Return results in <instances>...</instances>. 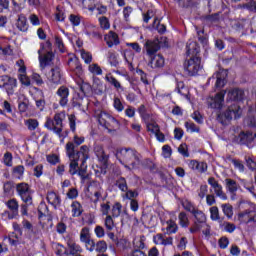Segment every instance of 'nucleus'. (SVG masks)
Returning <instances> with one entry per match:
<instances>
[{
	"mask_svg": "<svg viewBox=\"0 0 256 256\" xmlns=\"http://www.w3.org/2000/svg\"><path fill=\"white\" fill-rule=\"evenodd\" d=\"M16 27L19 31H22L23 33L29 30V24L27 23V17H25V15L20 14L18 16Z\"/></svg>",
	"mask_w": 256,
	"mask_h": 256,
	"instance_id": "412c9836",
	"label": "nucleus"
},
{
	"mask_svg": "<svg viewBox=\"0 0 256 256\" xmlns=\"http://www.w3.org/2000/svg\"><path fill=\"white\" fill-rule=\"evenodd\" d=\"M245 95L242 89L232 88L228 90L227 101H241Z\"/></svg>",
	"mask_w": 256,
	"mask_h": 256,
	"instance_id": "2eb2a0df",
	"label": "nucleus"
},
{
	"mask_svg": "<svg viewBox=\"0 0 256 256\" xmlns=\"http://www.w3.org/2000/svg\"><path fill=\"white\" fill-rule=\"evenodd\" d=\"M208 183L211 186L212 191H214L216 197L222 199V201H227V194L223 192V186L215 180V178H209Z\"/></svg>",
	"mask_w": 256,
	"mask_h": 256,
	"instance_id": "ddd939ff",
	"label": "nucleus"
},
{
	"mask_svg": "<svg viewBox=\"0 0 256 256\" xmlns=\"http://www.w3.org/2000/svg\"><path fill=\"white\" fill-rule=\"evenodd\" d=\"M91 239V233L88 227H84L80 231V241L83 243Z\"/></svg>",
	"mask_w": 256,
	"mask_h": 256,
	"instance_id": "4c0bfd02",
	"label": "nucleus"
},
{
	"mask_svg": "<svg viewBox=\"0 0 256 256\" xmlns=\"http://www.w3.org/2000/svg\"><path fill=\"white\" fill-rule=\"evenodd\" d=\"M3 163L6 167H13V154L6 152L3 156Z\"/></svg>",
	"mask_w": 256,
	"mask_h": 256,
	"instance_id": "a18cd8bd",
	"label": "nucleus"
},
{
	"mask_svg": "<svg viewBox=\"0 0 256 256\" xmlns=\"http://www.w3.org/2000/svg\"><path fill=\"white\" fill-rule=\"evenodd\" d=\"M84 243H85V247H86L87 251H90V252L95 251V246H96V244H95V241H94V240H92V239L90 238V239H88V240H85Z\"/></svg>",
	"mask_w": 256,
	"mask_h": 256,
	"instance_id": "338daca9",
	"label": "nucleus"
},
{
	"mask_svg": "<svg viewBox=\"0 0 256 256\" xmlns=\"http://www.w3.org/2000/svg\"><path fill=\"white\" fill-rule=\"evenodd\" d=\"M159 49H161V46L159 45V40H148L145 43V50L146 53L148 55V57H153V55L155 53H157V51H159Z\"/></svg>",
	"mask_w": 256,
	"mask_h": 256,
	"instance_id": "4468645a",
	"label": "nucleus"
},
{
	"mask_svg": "<svg viewBox=\"0 0 256 256\" xmlns=\"http://www.w3.org/2000/svg\"><path fill=\"white\" fill-rule=\"evenodd\" d=\"M47 201L53 207H58V205H61V198L55 192H48Z\"/></svg>",
	"mask_w": 256,
	"mask_h": 256,
	"instance_id": "393cba45",
	"label": "nucleus"
},
{
	"mask_svg": "<svg viewBox=\"0 0 256 256\" xmlns=\"http://www.w3.org/2000/svg\"><path fill=\"white\" fill-rule=\"evenodd\" d=\"M195 171L198 173H205L207 171V162H198Z\"/></svg>",
	"mask_w": 256,
	"mask_h": 256,
	"instance_id": "774afa93",
	"label": "nucleus"
},
{
	"mask_svg": "<svg viewBox=\"0 0 256 256\" xmlns=\"http://www.w3.org/2000/svg\"><path fill=\"white\" fill-rule=\"evenodd\" d=\"M225 182H226V189L230 193H236L237 189H239V185H237V182L235 180L227 178Z\"/></svg>",
	"mask_w": 256,
	"mask_h": 256,
	"instance_id": "7c9ffc66",
	"label": "nucleus"
},
{
	"mask_svg": "<svg viewBox=\"0 0 256 256\" xmlns=\"http://www.w3.org/2000/svg\"><path fill=\"white\" fill-rule=\"evenodd\" d=\"M153 242L155 245H163L164 247H167V245H173V237H166L163 234H156L153 237Z\"/></svg>",
	"mask_w": 256,
	"mask_h": 256,
	"instance_id": "a211bd4d",
	"label": "nucleus"
},
{
	"mask_svg": "<svg viewBox=\"0 0 256 256\" xmlns=\"http://www.w3.org/2000/svg\"><path fill=\"white\" fill-rule=\"evenodd\" d=\"M78 159L73 158L70 159V164H69V173L70 175H77L78 171H79V163H78Z\"/></svg>",
	"mask_w": 256,
	"mask_h": 256,
	"instance_id": "2f4dec72",
	"label": "nucleus"
},
{
	"mask_svg": "<svg viewBox=\"0 0 256 256\" xmlns=\"http://www.w3.org/2000/svg\"><path fill=\"white\" fill-rule=\"evenodd\" d=\"M55 45L59 49L60 53H65V44L61 37L55 36Z\"/></svg>",
	"mask_w": 256,
	"mask_h": 256,
	"instance_id": "864d4df0",
	"label": "nucleus"
},
{
	"mask_svg": "<svg viewBox=\"0 0 256 256\" xmlns=\"http://www.w3.org/2000/svg\"><path fill=\"white\" fill-rule=\"evenodd\" d=\"M105 227L108 231H113V228L115 227V222H113V217H111L110 215L106 216Z\"/></svg>",
	"mask_w": 256,
	"mask_h": 256,
	"instance_id": "4d7b16f0",
	"label": "nucleus"
},
{
	"mask_svg": "<svg viewBox=\"0 0 256 256\" xmlns=\"http://www.w3.org/2000/svg\"><path fill=\"white\" fill-rule=\"evenodd\" d=\"M94 251H97V253H105V251H107V242L103 240L98 241Z\"/></svg>",
	"mask_w": 256,
	"mask_h": 256,
	"instance_id": "c03bdc74",
	"label": "nucleus"
},
{
	"mask_svg": "<svg viewBox=\"0 0 256 256\" xmlns=\"http://www.w3.org/2000/svg\"><path fill=\"white\" fill-rule=\"evenodd\" d=\"M85 35H87V37H92L93 39H103V36L101 35V33L97 31L91 32L89 31V28H86Z\"/></svg>",
	"mask_w": 256,
	"mask_h": 256,
	"instance_id": "680f3d73",
	"label": "nucleus"
},
{
	"mask_svg": "<svg viewBox=\"0 0 256 256\" xmlns=\"http://www.w3.org/2000/svg\"><path fill=\"white\" fill-rule=\"evenodd\" d=\"M123 210V205L121 203L116 202L111 209L112 217L117 218L121 215V211Z\"/></svg>",
	"mask_w": 256,
	"mask_h": 256,
	"instance_id": "e433bc0d",
	"label": "nucleus"
},
{
	"mask_svg": "<svg viewBox=\"0 0 256 256\" xmlns=\"http://www.w3.org/2000/svg\"><path fill=\"white\" fill-rule=\"evenodd\" d=\"M239 139H240V143L245 145V144L253 143V141H255V135H253V133L251 132H246V133L242 132L239 135Z\"/></svg>",
	"mask_w": 256,
	"mask_h": 256,
	"instance_id": "a878e982",
	"label": "nucleus"
},
{
	"mask_svg": "<svg viewBox=\"0 0 256 256\" xmlns=\"http://www.w3.org/2000/svg\"><path fill=\"white\" fill-rule=\"evenodd\" d=\"M113 107L118 111V113H121L125 109L123 102H121V99L119 98H114Z\"/></svg>",
	"mask_w": 256,
	"mask_h": 256,
	"instance_id": "6e6d98bb",
	"label": "nucleus"
},
{
	"mask_svg": "<svg viewBox=\"0 0 256 256\" xmlns=\"http://www.w3.org/2000/svg\"><path fill=\"white\" fill-rule=\"evenodd\" d=\"M66 153L69 159H76L77 154H75V144H73V142L66 144Z\"/></svg>",
	"mask_w": 256,
	"mask_h": 256,
	"instance_id": "f704fd0d",
	"label": "nucleus"
},
{
	"mask_svg": "<svg viewBox=\"0 0 256 256\" xmlns=\"http://www.w3.org/2000/svg\"><path fill=\"white\" fill-rule=\"evenodd\" d=\"M16 65L19 67L18 68V75H27V66H25V61L18 60L16 62Z\"/></svg>",
	"mask_w": 256,
	"mask_h": 256,
	"instance_id": "09e8293b",
	"label": "nucleus"
},
{
	"mask_svg": "<svg viewBox=\"0 0 256 256\" xmlns=\"http://www.w3.org/2000/svg\"><path fill=\"white\" fill-rule=\"evenodd\" d=\"M186 53L187 55H194V57H197L199 54V45L197 42L189 40L186 45Z\"/></svg>",
	"mask_w": 256,
	"mask_h": 256,
	"instance_id": "4be33fe9",
	"label": "nucleus"
},
{
	"mask_svg": "<svg viewBox=\"0 0 256 256\" xmlns=\"http://www.w3.org/2000/svg\"><path fill=\"white\" fill-rule=\"evenodd\" d=\"M147 131L149 133H153V135L159 133L161 129L159 128V124L157 122H150L146 124Z\"/></svg>",
	"mask_w": 256,
	"mask_h": 256,
	"instance_id": "58836bf2",
	"label": "nucleus"
},
{
	"mask_svg": "<svg viewBox=\"0 0 256 256\" xmlns=\"http://www.w3.org/2000/svg\"><path fill=\"white\" fill-rule=\"evenodd\" d=\"M232 164L234 165L235 169H238L240 173H243L245 171V165H243V162L241 160H232Z\"/></svg>",
	"mask_w": 256,
	"mask_h": 256,
	"instance_id": "69168bd1",
	"label": "nucleus"
},
{
	"mask_svg": "<svg viewBox=\"0 0 256 256\" xmlns=\"http://www.w3.org/2000/svg\"><path fill=\"white\" fill-rule=\"evenodd\" d=\"M105 79H106V81H107L108 83H110V85H112L115 89H117L118 91H119V89H120L121 91H123V86H121V82L118 81V80H116V79L113 77V75L107 74V75L105 76Z\"/></svg>",
	"mask_w": 256,
	"mask_h": 256,
	"instance_id": "c85d7f7f",
	"label": "nucleus"
},
{
	"mask_svg": "<svg viewBox=\"0 0 256 256\" xmlns=\"http://www.w3.org/2000/svg\"><path fill=\"white\" fill-rule=\"evenodd\" d=\"M185 127L188 133H199L200 131L199 126H197L195 123L191 121L185 122Z\"/></svg>",
	"mask_w": 256,
	"mask_h": 256,
	"instance_id": "a19ab883",
	"label": "nucleus"
},
{
	"mask_svg": "<svg viewBox=\"0 0 256 256\" xmlns=\"http://www.w3.org/2000/svg\"><path fill=\"white\" fill-rule=\"evenodd\" d=\"M209 192V187L207 185L200 186V189L198 191V197L200 199H205L207 197V193Z\"/></svg>",
	"mask_w": 256,
	"mask_h": 256,
	"instance_id": "052dcab7",
	"label": "nucleus"
},
{
	"mask_svg": "<svg viewBox=\"0 0 256 256\" xmlns=\"http://www.w3.org/2000/svg\"><path fill=\"white\" fill-rule=\"evenodd\" d=\"M201 69H203V67L201 66V58H199V56H193L185 64V71H187L188 75L191 77L199 75Z\"/></svg>",
	"mask_w": 256,
	"mask_h": 256,
	"instance_id": "39448f33",
	"label": "nucleus"
},
{
	"mask_svg": "<svg viewBox=\"0 0 256 256\" xmlns=\"http://www.w3.org/2000/svg\"><path fill=\"white\" fill-rule=\"evenodd\" d=\"M68 247L70 251V255H79V253H83V248L81 246L73 241L68 242Z\"/></svg>",
	"mask_w": 256,
	"mask_h": 256,
	"instance_id": "cd10ccee",
	"label": "nucleus"
},
{
	"mask_svg": "<svg viewBox=\"0 0 256 256\" xmlns=\"http://www.w3.org/2000/svg\"><path fill=\"white\" fill-rule=\"evenodd\" d=\"M116 157L128 171L139 169L141 165V154L133 148H121L117 151Z\"/></svg>",
	"mask_w": 256,
	"mask_h": 256,
	"instance_id": "f257e3e1",
	"label": "nucleus"
},
{
	"mask_svg": "<svg viewBox=\"0 0 256 256\" xmlns=\"http://www.w3.org/2000/svg\"><path fill=\"white\" fill-rule=\"evenodd\" d=\"M210 219L212 221H219L221 217L219 216V208L217 206H213L210 208Z\"/></svg>",
	"mask_w": 256,
	"mask_h": 256,
	"instance_id": "49530a36",
	"label": "nucleus"
},
{
	"mask_svg": "<svg viewBox=\"0 0 256 256\" xmlns=\"http://www.w3.org/2000/svg\"><path fill=\"white\" fill-rule=\"evenodd\" d=\"M94 153L100 161H105L107 159V155H105V150H103V146L99 144H95Z\"/></svg>",
	"mask_w": 256,
	"mask_h": 256,
	"instance_id": "c756f323",
	"label": "nucleus"
},
{
	"mask_svg": "<svg viewBox=\"0 0 256 256\" xmlns=\"http://www.w3.org/2000/svg\"><path fill=\"white\" fill-rule=\"evenodd\" d=\"M76 159L79 161V159L82 161V165H85L87 163V159H89V147L87 146H81L80 151L76 154Z\"/></svg>",
	"mask_w": 256,
	"mask_h": 256,
	"instance_id": "5701e85b",
	"label": "nucleus"
},
{
	"mask_svg": "<svg viewBox=\"0 0 256 256\" xmlns=\"http://www.w3.org/2000/svg\"><path fill=\"white\" fill-rule=\"evenodd\" d=\"M223 227H224V231H226V233H234L235 229H237L235 224H233L231 222H224Z\"/></svg>",
	"mask_w": 256,
	"mask_h": 256,
	"instance_id": "bf43d9fd",
	"label": "nucleus"
},
{
	"mask_svg": "<svg viewBox=\"0 0 256 256\" xmlns=\"http://www.w3.org/2000/svg\"><path fill=\"white\" fill-rule=\"evenodd\" d=\"M239 119L241 117V107L237 104L229 106L225 112L218 114V121L222 125H227L231 119Z\"/></svg>",
	"mask_w": 256,
	"mask_h": 256,
	"instance_id": "7ed1b4c3",
	"label": "nucleus"
},
{
	"mask_svg": "<svg viewBox=\"0 0 256 256\" xmlns=\"http://www.w3.org/2000/svg\"><path fill=\"white\" fill-rule=\"evenodd\" d=\"M118 189H120V191H127V181L125 180V178H120L117 183H116Z\"/></svg>",
	"mask_w": 256,
	"mask_h": 256,
	"instance_id": "e2e57ef3",
	"label": "nucleus"
},
{
	"mask_svg": "<svg viewBox=\"0 0 256 256\" xmlns=\"http://www.w3.org/2000/svg\"><path fill=\"white\" fill-rule=\"evenodd\" d=\"M124 193L125 194L122 195L123 199H129L130 201L132 199H135V198L139 197V193H137V191L126 190Z\"/></svg>",
	"mask_w": 256,
	"mask_h": 256,
	"instance_id": "3c124183",
	"label": "nucleus"
},
{
	"mask_svg": "<svg viewBox=\"0 0 256 256\" xmlns=\"http://www.w3.org/2000/svg\"><path fill=\"white\" fill-rule=\"evenodd\" d=\"M66 197L72 200L77 199V197H79V190H77V188H70L66 193Z\"/></svg>",
	"mask_w": 256,
	"mask_h": 256,
	"instance_id": "13d9d810",
	"label": "nucleus"
},
{
	"mask_svg": "<svg viewBox=\"0 0 256 256\" xmlns=\"http://www.w3.org/2000/svg\"><path fill=\"white\" fill-rule=\"evenodd\" d=\"M191 117L196 123H198L199 125H203V116L199 111H195L194 113H192Z\"/></svg>",
	"mask_w": 256,
	"mask_h": 256,
	"instance_id": "0e129e2a",
	"label": "nucleus"
},
{
	"mask_svg": "<svg viewBox=\"0 0 256 256\" xmlns=\"http://www.w3.org/2000/svg\"><path fill=\"white\" fill-rule=\"evenodd\" d=\"M150 63H151V67H153L154 69H157L165 65V58H163V56L158 54L152 58Z\"/></svg>",
	"mask_w": 256,
	"mask_h": 256,
	"instance_id": "bb28decb",
	"label": "nucleus"
},
{
	"mask_svg": "<svg viewBox=\"0 0 256 256\" xmlns=\"http://www.w3.org/2000/svg\"><path fill=\"white\" fill-rule=\"evenodd\" d=\"M46 77L50 87L59 85V83H61V69L59 67L52 68L48 73H46Z\"/></svg>",
	"mask_w": 256,
	"mask_h": 256,
	"instance_id": "9b49d317",
	"label": "nucleus"
},
{
	"mask_svg": "<svg viewBox=\"0 0 256 256\" xmlns=\"http://www.w3.org/2000/svg\"><path fill=\"white\" fill-rule=\"evenodd\" d=\"M16 191L26 205H31V203H33V197L31 196L32 192L29 184L24 182L17 184Z\"/></svg>",
	"mask_w": 256,
	"mask_h": 256,
	"instance_id": "423d86ee",
	"label": "nucleus"
},
{
	"mask_svg": "<svg viewBox=\"0 0 256 256\" xmlns=\"http://www.w3.org/2000/svg\"><path fill=\"white\" fill-rule=\"evenodd\" d=\"M227 70H219L217 73H215L211 78H209L210 81H214L216 79L215 87L217 89H223L227 83Z\"/></svg>",
	"mask_w": 256,
	"mask_h": 256,
	"instance_id": "f8f14e48",
	"label": "nucleus"
},
{
	"mask_svg": "<svg viewBox=\"0 0 256 256\" xmlns=\"http://www.w3.org/2000/svg\"><path fill=\"white\" fill-rule=\"evenodd\" d=\"M98 121L100 125L106 127V129H119V121L107 112H101L99 114Z\"/></svg>",
	"mask_w": 256,
	"mask_h": 256,
	"instance_id": "0eeeda50",
	"label": "nucleus"
},
{
	"mask_svg": "<svg viewBox=\"0 0 256 256\" xmlns=\"http://www.w3.org/2000/svg\"><path fill=\"white\" fill-rule=\"evenodd\" d=\"M179 225L182 227H189V217L185 212H181L178 216Z\"/></svg>",
	"mask_w": 256,
	"mask_h": 256,
	"instance_id": "79ce46f5",
	"label": "nucleus"
},
{
	"mask_svg": "<svg viewBox=\"0 0 256 256\" xmlns=\"http://www.w3.org/2000/svg\"><path fill=\"white\" fill-rule=\"evenodd\" d=\"M53 52H48L44 56L40 55L39 56V61H40V69L43 71L45 67H49V65L53 64Z\"/></svg>",
	"mask_w": 256,
	"mask_h": 256,
	"instance_id": "6ab92c4d",
	"label": "nucleus"
},
{
	"mask_svg": "<svg viewBox=\"0 0 256 256\" xmlns=\"http://www.w3.org/2000/svg\"><path fill=\"white\" fill-rule=\"evenodd\" d=\"M26 127H28L29 131H35L39 127V121L35 119H28L25 121Z\"/></svg>",
	"mask_w": 256,
	"mask_h": 256,
	"instance_id": "37998d69",
	"label": "nucleus"
},
{
	"mask_svg": "<svg viewBox=\"0 0 256 256\" xmlns=\"http://www.w3.org/2000/svg\"><path fill=\"white\" fill-rule=\"evenodd\" d=\"M99 25L101 29L107 30L111 28V24L109 23V19L105 16L99 18Z\"/></svg>",
	"mask_w": 256,
	"mask_h": 256,
	"instance_id": "8fccbe9b",
	"label": "nucleus"
},
{
	"mask_svg": "<svg viewBox=\"0 0 256 256\" xmlns=\"http://www.w3.org/2000/svg\"><path fill=\"white\" fill-rule=\"evenodd\" d=\"M16 88L17 79L7 75L0 76V89H5L8 95H13Z\"/></svg>",
	"mask_w": 256,
	"mask_h": 256,
	"instance_id": "1a4fd4ad",
	"label": "nucleus"
},
{
	"mask_svg": "<svg viewBox=\"0 0 256 256\" xmlns=\"http://www.w3.org/2000/svg\"><path fill=\"white\" fill-rule=\"evenodd\" d=\"M18 79L22 85L29 87L31 85V78L27 74L18 75Z\"/></svg>",
	"mask_w": 256,
	"mask_h": 256,
	"instance_id": "603ef678",
	"label": "nucleus"
},
{
	"mask_svg": "<svg viewBox=\"0 0 256 256\" xmlns=\"http://www.w3.org/2000/svg\"><path fill=\"white\" fill-rule=\"evenodd\" d=\"M195 217L194 225L189 229L190 233H197L201 231V226L207 223V217L203 211L196 209L192 214Z\"/></svg>",
	"mask_w": 256,
	"mask_h": 256,
	"instance_id": "9d476101",
	"label": "nucleus"
},
{
	"mask_svg": "<svg viewBox=\"0 0 256 256\" xmlns=\"http://www.w3.org/2000/svg\"><path fill=\"white\" fill-rule=\"evenodd\" d=\"M72 217H81L83 213V206L79 201H73L70 205Z\"/></svg>",
	"mask_w": 256,
	"mask_h": 256,
	"instance_id": "b1692460",
	"label": "nucleus"
},
{
	"mask_svg": "<svg viewBox=\"0 0 256 256\" xmlns=\"http://www.w3.org/2000/svg\"><path fill=\"white\" fill-rule=\"evenodd\" d=\"M88 71L92 75H103V69H101V66L97 63L90 64L88 66Z\"/></svg>",
	"mask_w": 256,
	"mask_h": 256,
	"instance_id": "473e14b6",
	"label": "nucleus"
},
{
	"mask_svg": "<svg viewBox=\"0 0 256 256\" xmlns=\"http://www.w3.org/2000/svg\"><path fill=\"white\" fill-rule=\"evenodd\" d=\"M237 221L241 224L256 223V210L253 207L246 208L237 214Z\"/></svg>",
	"mask_w": 256,
	"mask_h": 256,
	"instance_id": "20e7f679",
	"label": "nucleus"
},
{
	"mask_svg": "<svg viewBox=\"0 0 256 256\" xmlns=\"http://www.w3.org/2000/svg\"><path fill=\"white\" fill-rule=\"evenodd\" d=\"M222 211L228 219L233 218V206L231 204H222Z\"/></svg>",
	"mask_w": 256,
	"mask_h": 256,
	"instance_id": "c9c22d12",
	"label": "nucleus"
},
{
	"mask_svg": "<svg viewBox=\"0 0 256 256\" xmlns=\"http://www.w3.org/2000/svg\"><path fill=\"white\" fill-rule=\"evenodd\" d=\"M56 21H65V9L58 6L55 14Z\"/></svg>",
	"mask_w": 256,
	"mask_h": 256,
	"instance_id": "de8ad7c7",
	"label": "nucleus"
},
{
	"mask_svg": "<svg viewBox=\"0 0 256 256\" xmlns=\"http://www.w3.org/2000/svg\"><path fill=\"white\" fill-rule=\"evenodd\" d=\"M81 59H83L86 65H90L93 62V55L91 52L85 51V49L80 50Z\"/></svg>",
	"mask_w": 256,
	"mask_h": 256,
	"instance_id": "72a5a7b5",
	"label": "nucleus"
},
{
	"mask_svg": "<svg viewBox=\"0 0 256 256\" xmlns=\"http://www.w3.org/2000/svg\"><path fill=\"white\" fill-rule=\"evenodd\" d=\"M57 95L60 98L59 103H60L61 107H65V105H67V103H69V88H67L65 86H61L57 90Z\"/></svg>",
	"mask_w": 256,
	"mask_h": 256,
	"instance_id": "dca6fc26",
	"label": "nucleus"
},
{
	"mask_svg": "<svg viewBox=\"0 0 256 256\" xmlns=\"http://www.w3.org/2000/svg\"><path fill=\"white\" fill-rule=\"evenodd\" d=\"M25 173V167L23 165H19L13 168V175L16 179H22Z\"/></svg>",
	"mask_w": 256,
	"mask_h": 256,
	"instance_id": "ea45409f",
	"label": "nucleus"
},
{
	"mask_svg": "<svg viewBox=\"0 0 256 256\" xmlns=\"http://www.w3.org/2000/svg\"><path fill=\"white\" fill-rule=\"evenodd\" d=\"M66 117L65 112L56 113L54 115V120L47 118L45 123L46 129L53 131L61 141L67 137V131L63 129V121H65Z\"/></svg>",
	"mask_w": 256,
	"mask_h": 256,
	"instance_id": "f03ea898",
	"label": "nucleus"
},
{
	"mask_svg": "<svg viewBox=\"0 0 256 256\" xmlns=\"http://www.w3.org/2000/svg\"><path fill=\"white\" fill-rule=\"evenodd\" d=\"M227 91L222 90L218 92L214 97L210 96L207 98V105L210 109H223V104L225 103V95Z\"/></svg>",
	"mask_w": 256,
	"mask_h": 256,
	"instance_id": "6e6552de",
	"label": "nucleus"
},
{
	"mask_svg": "<svg viewBox=\"0 0 256 256\" xmlns=\"http://www.w3.org/2000/svg\"><path fill=\"white\" fill-rule=\"evenodd\" d=\"M104 41L108 47H113V45H119V36L117 33L110 31L104 36Z\"/></svg>",
	"mask_w": 256,
	"mask_h": 256,
	"instance_id": "aec40b11",
	"label": "nucleus"
},
{
	"mask_svg": "<svg viewBox=\"0 0 256 256\" xmlns=\"http://www.w3.org/2000/svg\"><path fill=\"white\" fill-rule=\"evenodd\" d=\"M162 225L167 235H173L177 233V231L179 230V226L177 225V222H175V220L173 219L162 222Z\"/></svg>",
	"mask_w": 256,
	"mask_h": 256,
	"instance_id": "f3484780",
	"label": "nucleus"
},
{
	"mask_svg": "<svg viewBox=\"0 0 256 256\" xmlns=\"http://www.w3.org/2000/svg\"><path fill=\"white\" fill-rule=\"evenodd\" d=\"M7 207L10 208L13 213H17L19 211V203H17V200L12 199L7 202Z\"/></svg>",
	"mask_w": 256,
	"mask_h": 256,
	"instance_id": "5fc2aeb1",
	"label": "nucleus"
}]
</instances>
